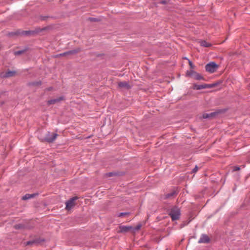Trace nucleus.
I'll list each match as a JSON object with an SVG mask.
<instances>
[{"label":"nucleus","mask_w":250,"mask_h":250,"mask_svg":"<svg viewBox=\"0 0 250 250\" xmlns=\"http://www.w3.org/2000/svg\"><path fill=\"white\" fill-rule=\"evenodd\" d=\"M168 214L170 216L172 221H176L180 218L181 210L177 206H174L168 209Z\"/></svg>","instance_id":"f257e3e1"},{"label":"nucleus","mask_w":250,"mask_h":250,"mask_svg":"<svg viewBox=\"0 0 250 250\" xmlns=\"http://www.w3.org/2000/svg\"><path fill=\"white\" fill-rule=\"evenodd\" d=\"M81 51V49L79 47L76 48L75 49L70 50L67 51H66L64 53H61L60 54L57 55L56 57H60V56H71L72 55H74L79 52Z\"/></svg>","instance_id":"f03ea898"},{"label":"nucleus","mask_w":250,"mask_h":250,"mask_svg":"<svg viewBox=\"0 0 250 250\" xmlns=\"http://www.w3.org/2000/svg\"><path fill=\"white\" fill-rule=\"evenodd\" d=\"M218 67L217 63H207L205 68L207 72L212 73L216 71Z\"/></svg>","instance_id":"7ed1b4c3"},{"label":"nucleus","mask_w":250,"mask_h":250,"mask_svg":"<svg viewBox=\"0 0 250 250\" xmlns=\"http://www.w3.org/2000/svg\"><path fill=\"white\" fill-rule=\"evenodd\" d=\"M58 136L57 133H53L51 134L50 132H48L45 136L44 140L48 143L53 142Z\"/></svg>","instance_id":"20e7f679"},{"label":"nucleus","mask_w":250,"mask_h":250,"mask_svg":"<svg viewBox=\"0 0 250 250\" xmlns=\"http://www.w3.org/2000/svg\"><path fill=\"white\" fill-rule=\"evenodd\" d=\"M78 199L77 197H73L66 202V209L70 210L75 206L74 202Z\"/></svg>","instance_id":"39448f33"},{"label":"nucleus","mask_w":250,"mask_h":250,"mask_svg":"<svg viewBox=\"0 0 250 250\" xmlns=\"http://www.w3.org/2000/svg\"><path fill=\"white\" fill-rule=\"evenodd\" d=\"M44 241V239H41L40 238H36L33 240L27 241L25 243V245H31V246H37L40 243Z\"/></svg>","instance_id":"423d86ee"},{"label":"nucleus","mask_w":250,"mask_h":250,"mask_svg":"<svg viewBox=\"0 0 250 250\" xmlns=\"http://www.w3.org/2000/svg\"><path fill=\"white\" fill-rule=\"evenodd\" d=\"M44 29H38L37 30H28V31H22L21 32V34L22 36H29V35H33L39 32L42 31Z\"/></svg>","instance_id":"0eeeda50"},{"label":"nucleus","mask_w":250,"mask_h":250,"mask_svg":"<svg viewBox=\"0 0 250 250\" xmlns=\"http://www.w3.org/2000/svg\"><path fill=\"white\" fill-rule=\"evenodd\" d=\"M218 114L217 112H213L209 113H204L203 114V118L204 119H212L215 117Z\"/></svg>","instance_id":"6e6552de"},{"label":"nucleus","mask_w":250,"mask_h":250,"mask_svg":"<svg viewBox=\"0 0 250 250\" xmlns=\"http://www.w3.org/2000/svg\"><path fill=\"white\" fill-rule=\"evenodd\" d=\"M209 242V238L206 234H202L198 241L199 243H208Z\"/></svg>","instance_id":"1a4fd4ad"},{"label":"nucleus","mask_w":250,"mask_h":250,"mask_svg":"<svg viewBox=\"0 0 250 250\" xmlns=\"http://www.w3.org/2000/svg\"><path fill=\"white\" fill-rule=\"evenodd\" d=\"M63 99H64V97L63 96H61V97H59V98L51 99V100L48 101L47 104L48 105L52 104H55L56 103L61 102V101L63 100Z\"/></svg>","instance_id":"9d476101"},{"label":"nucleus","mask_w":250,"mask_h":250,"mask_svg":"<svg viewBox=\"0 0 250 250\" xmlns=\"http://www.w3.org/2000/svg\"><path fill=\"white\" fill-rule=\"evenodd\" d=\"M16 74L15 71H8L5 73H2L0 74V77L2 78H8L13 76Z\"/></svg>","instance_id":"9b49d317"},{"label":"nucleus","mask_w":250,"mask_h":250,"mask_svg":"<svg viewBox=\"0 0 250 250\" xmlns=\"http://www.w3.org/2000/svg\"><path fill=\"white\" fill-rule=\"evenodd\" d=\"M118 86L120 88H125L126 89H129L131 87L129 83L125 81L119 82Z\"/></svg>","instance_id":"f8f14e48"},{"label":"nucleus","mask_w":250,"mask_h":250,"mask_svg":"<svg viewBox=\"0 0 250 250\" xmlns=\"http://www.w3.org/2000/svg\"><path fill=\"white\" fill-rule=\"evenodd\" d=\"M119 228L120 232L122 233L126 232L132 229V227L127 226H121Z\"/></svg>","instance_id":"ddd939ff"},{"label":"nucleus","mask_w":250,"mask_h":250,"mask_svg":"<svg viewBox=\"0 0 250 250\" xmlns=\"http://www.w3.org/2000/svg\"><path fill=\"white\" fill-rule=\"evenodd\" d=\"M38 195V193L26 194L25 195H24L22 197V199L23 200H26L27 199H31V198L35 197V196H36Z\"/></svg>","instance_id":"4468645a"},{"label":"nucleus","mask_w":250,"mask_h":250,"mask_svg":"<svg viewBox=\"0 0 250 250\" xmlns=\"http://www.w3.org/2000/svg\"><path fill=\"white\" fill-rule=\"evenodd\" d=\"M177 193L175 191H174V190L172 191L170 193H167L165 195V199H168V198H172V197H174L175 196H176L177 195Z\"/></svg>","instance_id":"2eb2a0df"},{"label":"nucleus","mask_w":250,"mask_h":250,"mask_svg":"<svg viewBox=\"0 0 250 250\" xmlns=\"http://www.w3.org/2000/svg\"><path fill=\"white\" fill-rule=\"evenodd\" d=\"M195 73L196 72L192 69L187 70L186 72V76L187 77L193 78Z\"/></svg>","instance_id":"dca6fc26"},{"label":"nucleus","mask_w":250,"mask_h":250,"mask_svg":"<svg viewBox=\"0 0 250 250\" xmlns=\"http://www.w3.org/2000/svg\"><path fill=\"white\" fill-rule=\"evenodd\" d=\"M207 84H195L194 85V88L197 90H200L202 89H205L207 88V86H206Z\"/></svg>","instance_id":"f3484780"},{"label":"nucleus","mask_w":250,"mask_h":250,"mask_svg":"<svg viewBox=\"0 0 250 250\" xmlns=\"http://www.w3.org/2000/svg\"><path fill=\"white\" fill-rule=\"evenodd\" d=\"M200 44L201 45V46H203V47H210L211 46V44L210 43H208V42H207L206 41H200Z\"/></svg>","instance_id":"a211bd4d"},{"label":"nucleus","mask_w":250,"mask_h":250,"mask_svg":"<svg viewBox=\"0 0 250 250\" xmlns=\"http://www.w3.org/2000/svg\"><path fill=\"white\" fill-rule=\"evenodd\" d=\"M27 49H28V48L27 47H25L23 49H21V50H18V51H15L14 52V55L15 56L20 55H21V54H23V53H24Z\"/></svg>","instance_id":"6ab92c4d"},{"label":"nucleus","mask_w":250,"mask_h":250,"mask_svg":"<svg viewBox=\"0 0 250 250\" xmlns=\"http://www.w3.org/2000/svg\"><path fill=\"white\" fill-rule=\"evenodd\" d=\"M193 78L197 80H205L204 78L202 76H201L199 73H198L196 72L194 74V75L193 77Z\"/></svg>","instance_id":"aec40b11"},{"label":"nucleus","mask_w":250,"mask_h":250,"mask_svg":"<svg viewBox=\"0 0 250 250\" xmlns=\"http://www.w3.org/2000/svg\"><path fill=\"white\" fill-rule=\"evenodd\" d=\"M42 82L41 81H35L31 83H28L29 85L30 86H39L41 85Z\"/></svg>","instance_id":"412c9836"},{"label":"nucleus","mask_w":250,"mask_h":250,"mask_svg":"<svg viewBox=\"0 0 250 250\" xmlns=\"http://www.w3.org/2000/svg\"><path fill=\"white\" fill-rule=\"evenodd\" d=\"M15 228L16 229H23L25 228V225L22 224H16L15 226Z\"/></svg>","instance_id":"4be33fe9"},{"label":"nucleus","mask_w":250,"mask_h":250,"mask_svg":"<svg viewBox=\"0 0 250 250\" xmlns=\"http://www.w3.org/2000/svg\"><path fill=\"white\" fill-rule=\"evenodd\" d=\"M217 85V83H211V84H207L206 86H207V88H212V87H215Z\"/></svg>","instance_id":"5701e85b"},{"label":"nucleus","mask_w":250,"mask_h":250,"mask_svg":"<svg viewBox=\"0 0 250 250\" xmlns=\"http://www.w3.org/2000/svg\"><path fill=\"white\" fill-rule=\"evenodd\" d=\"M129 214V212H120L118 214V216L119 217H123L125 215H128Z\"/></svg>","instance_id":"b1692460"},{"label":"nucleus","mask_w":250,"mask_h":250,"mask_svg":"<svg viewBox=\"0 0 250 250\" xmlns=\"http://www.w3.org/2000/svg\"><path fill=\"white\" fill-rule=\"evenodd\" d=\"M88 19L91 21H99L96 18H89Z\"/></svg>","instance_id":"393cba45"},{"label":"nucleus","mask_w":250,"mask_h":250,"mask_svg":"<svg viewBox=\"0 0 250 250\" xmlns=\"http://www.w3.org/2000/svg\"><path fill=\"white\" fill-rule=\"evenodd\" d=\"M106 176H107L108 177H111V176H112L113 175H116V174L115 173L111 172H109V173H106Z\"/></svg>","instance_id":"a878e982"},{"label":"nucleus","mask_w":250,"mask_h":250,"mask_svg":"<svg viewBox=\"0 0 250 250\" xmlns=\"http://www.w3.org/2000/svg\"><path fill=\"white\" fill-rule=\"evenodd\" d=\"M49 17L48 16H41L40 17V19L41 20L45 21Z\"/></svg>","instance_id":"bb28decb"},{"label":"nucleus","mask_w":250,"mask_h":250,"mask_svg":"<svg viewBox=\"0 0 250 250\" xmlns=\"http://www.w3.org/2000/svg\"><path fill=\"white\" fill-rule=\"evenodd\" d=\"M198 169V167L197 166H196L192 170V173H195L197 171Z\"/></svg>","instance_id":"cd10ccee"},{"label":"nucleus","mask_w":250,"mask_h":250,"mask_svg":"<svg viewBox=\"0 0 250 250\" xmlns=\"http://www.w3.org/2000/svg\"><path fill=\"white\" fill-rule=\"evenodd\" d=\"M190 67V69L193 70L195 68V65L194 63H189Z\"/></svg>","instance_id":"c85d7f7f"},{"label":"nucleus","mask_w":250,"mask_h":250,"mask_svg":"<svg viewBox=\"0 0 250 250\" xmlns=\"http://www.w3.org/2000/svg\"><path fill=\"white\" fill-rule=\"evenodd\" d=\"M240 170V167L238 166H235L233 167V171H236Z\"/></svg>","instance_id":"c756f323"},{"label":"nucleus","mask_w":250,"mask_h":250,"mask_svg":"<svg viewBox=\"0 0 250 250\" xmlns=\"http://www.w3.org/2000/svg\"><path fill=\"white\" fill-rule=\"evenodd\" d=\"M160 3H162V4H166L167 3V1L166 0H162L160 2Z\"/></svg>","instance_id":"7c9ffc66"},{"label":"nucleus","mask_w":250,"mask_h":250,"mask_svg":"<svg viewBox=\"0 0 250 250\" xmlns=\"http://www.w3.org/2000/svg\"><path fill=\"white\" fill-rule=\"evenodd\" d=\"M185 59L188 61V62H189V63L192 62L191 61H190L189 60H188L187 58H185Z\"/></svg>","instance_id":"2f4dec72"},{"label":"nucleus","mask_w":250,"mask_h":250,"mask_svg":"<svg viewBox=\"0 0 250 250\" xmlns=\"http://www.w3.org/2000/svg\"><path fill=\"white\" fill-rule=\"evenodd\" d=\"M52 87H50L49 88H47V90L48 91H50L52 89Z\"/></svg>","instance_id":"473e14b6"},{"label":"nucleus","mask_w":250,"mask_h":250,"mask_svg":"<svg viewBox=\"0 0 250 250\" xmlns=\"http://www.w3.org/2000/svg\"><path fill=\"white\" fill-rule=\"evenodd\" d=\"M140 227H141V226H140V225H139V226H138L137 227L136 229H139L140 228Z\"/></svg>","instance_id":"72a5a7b5"},{"label":"nucleus","mask_w":250,"mask_h":250,"mask_svg":"<svg viewBox=\"0 0 250 250\" xmlns=\"http://www.w3.org/2000/svg\"><path fill=\"white\" fill-rule=\"evenodd\" d=\"M97 56L98 57H99L101 56V54H98L97 55Z\"/></svg>","instance_id":"f704fd0d"}]
</instances>
